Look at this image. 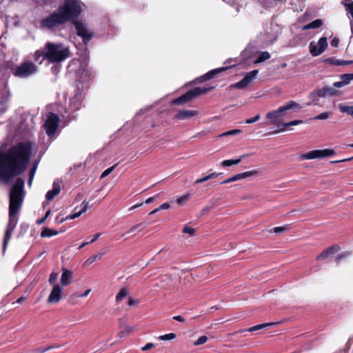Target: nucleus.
<instances>
[{
    "mask_svg": "<svg viewBox=\"0 0 353 353\" xmlns=\"http://www.w3.org/2000/svg\"><path fill=\"white\" fill-rule=\"evenodd\" d=\"M247 156L246 154L241 155L239 159H228V160H224L221 162V165L223 167H229L233 165H236L239 163L241 160Z\"/></svg>",
    "mask_w": 353,
    "mask_h": 353,
    "instance_id": "23",
    "label": "nucleus"
},
{
    "mask_svg": "<svg viewBox=\"0 0 353 353\" xmlns=\"http://www.w3.org/2000/svg\"><path fill=\"white\" fill-rule=\"evenodd\" d=\"M90 292H91V289H88L85 292H83V294H78L77 296H78V297H85V296H87L89 294V293Z\"/></svg>",
    "mask_w": 353,
    "mask_h": 353,
    "instance_id": "61",
    "label": "nucleus"
},
{
    "mask_svg": "<svg viewBox=\"0 0 353 353\" xmlns=\"http://www.w3.org/2000/svg\"><path fill=\"white\" fill-rule=\"evenodd\" d=\"M198 114V111L190 110H183L174 115V119L177 120H185L192 118Z\"/></svg>",
    "mask_w": 353,
    "mask_h": 353,
    "instance_id": "17",
    "label": "nucleus"
},
{
    "mask_svg": "<svg viewBox=\"0 0 353 353\" xmlns=\"http://www.w3.org/2000/svg\"><path fill=\"white\" fill-rule=\"evenodd\" d=\"M76 29L77 34L82 39V41L85 45L95 36L94 32L90 30L88 25L81 21L75 19L71 22Z\"/></svg>",
    "mask_w": 353,
    "mask_h": 353,
    "instance_id": "8",
    "label": "nucleus"
},
{
    "mask_svg": "<svg viewBox=\"0 0 353 353\" xmlns=\"http://www.w3.org/2000/svg\"><path fill=\"white\" fill-rule=\"evenodd\" d=\"M328 63L336 65H346L353 63V61H344L340 59H334L333 58H329L326 60Z\"/></svg>",
    "mask_w": 353,
    "mask_h": 353,
    "instance_id": "28",
    "label": "nucleus"
},
{
    "mask_svg": "<svg viewBox=\"0 0 353 353\" xmlns=\"http://www.w3.org/2000/svg\"><path fill=\"white\" fill-rule=\"evenodd\" d=\"M323 24V21L321 19H316L309 23H307V25L304 26L303 27V30H308V29H314V28H318L319 27H321Z\"/></svg>",
    "mask_w": 353,
    "mask_h": 353,
    "instance_id": "25",
    "label": "nucleus"
},
{
    "mask_svg": "<svg viewBox=\"0 0 353 353\" xmlns=\"http://www.w3.org/2000/svg\"><path fill=\"white\" fill-rule=\"evenodd\" d=\"M72 279V271L63 268H62V274L61 277V284L62 286L68 285Z\"/></svg>",
    "mask_w": 353,
    "mask_h": 353,
    "instance_id": "19",
    "label": "nucleus"
},
{
    "mask_svg": "<svg viewBox=\"0 0 353 353\" xmlns=\"http://www.w3.org/2000/svg\"><path fill=\"white\" fill-rule=\"evenodd\" d=\"M341 79L344 84L347 85L350 83V81L353 80V74H344L341 75Z\"/></svg>",
    "mask_w": 353,
    "mask_h": 353,
    "instance_id": "37",
    "label": "nucleus"
},
{
    "mask_svg": "<svg viewBox=\"0 0 353 353\" xmlns=\"http://www.w3.org/2000/svg\"><path fill=\"white\" fill-rule=\"evenodd\" d=\"M301 106L300 105L299 103L294 101H290L288 103H286L284 105L279 107L278 110L271 112H268L266 114V117L268 119H276L273 123L276 126V129H274L273 128H268V129H266V130H268V132H266V134H272L284 132L289 126H294L298 124L303 123V120H294L288 123H283L278 119V117L280 114H283L285 112L290 110H294V112H299L301 110Z\"/></svg>",
    "mask_w": 353,
    "mask_h": 353,
    "instance_id": "4",
    "label": "nucleus"
},
{
    "mask_svg": "<svg viewBox=\"0 0 353 353\" xmlns=\"http://www.w3.org/2000/svg\"><path fill=\"white\" fill-rule=\"evenodd\" d=\"M339 44V39L336 37L334 38L331 41V46L333 47H338Z\"/></svg>",
    "mask_w": 353,
    "mask_h": 353,
    "instance_id": "54",
    "label": "nucleus"
},
{
    "mask_svg": "<svg viewBox=\"0 0 353 353\" xmlns=\"http://www.w3.org/2000/svg\"><path fill=\"white\" fill-rule=\"evenodd\" d=\"M37 164H34L32 168L30 169V172H29V179H28V184L30 185L32 180H33V178H34V176L35 174V172H36V170H37Z\"/></svg>",
    "mask_w": 353,
    "mask_h": 353,
    "instance_id": "41",
    "label": "nucleus"
},
{
    "mask_svg": "<svg viewBox=\"0 0 353 353\" xmlns=\"http://www.w3.org/2000/svg\"><path fill=\"white\" fill-rule=\"evenodd\" d=\"M156 346L155 344L154 343H148L145 346H143L142 348H141V350L143 351H147V350H149L153 347H154Z\"/></svg>",
    "mask_w": 353,
    "mask_h": 353,
    "instance_id": "50",
    "label": "nucleus"
},
{
    "mask_svg": "<svg viewBox=\"0 0 353 353\" xmlns=\"http://www.w3.org/2000/svg\"><path fill=\"white\" fill-rule=\"evenodd\" d=\"M51 70L53 74H57L59 71V65H58V64H54Z\"/></svg>",
    "mask_w": 353,
    "mask_h": 353,
    "instance_id": "56",
    "label": "nucleus"
},
{
    "mask_svg": "<svg viewBox=\"0 0 353 353\" xmlns=\"http://www.w3.org/2000/svg\"><path fill=\"white\" fill-rule=\"evenodd\" d=\"M128 294L126 288H122L116 296V301L119 302L122 301Z\"/></svg>",
    "mask_w": 353,
    "mask_h": 353,
    "instance_id": "35",
    "label": "nucleus"
},
{
    "mask_svg": "<svg viewBox=\"0 0 353 353\" xmlns=\"http://www.w3.org/2000/svg\"><path fill=\"white\" fill-rule=\"evenodd\" d=\"M288 230V227L287 225L285 226H279L275 227L272 229L269 230V232L272 233H281L283 232H286Z\"/></svg>",
    "mask_w": 353,
    "mask_h": 353,
    "instance_id": "36",
    "label": "nucleus"
},
{
    "mask_svg": "<svg viewBox=\"0 0 353 353\" xmlns=\"http://www.w3.org/2000/svg\"><path fill=\"white\" fill-rule=\"evenodd\" d=\"M183 233L188 234L190 236H194L195 234V230L192 228L185 225L182 230Z\"/></svg>",
    "mask_w": 353,
    "mask_h": 353,
    "instance_id": "44",
    "label": "nucleus"
},
{
    "mask_svg": "<svg viewBox=\"0 0 353 353\" xmlns=\"http://www.w3.org/2000/svg\"><path fill=\"white\" fill-rule=\"evenodd\" d=\"M212 87H196L187 91L185 94L181 95L172 101L173 105H181L191 101L198 96L206 94L212 90Z\"/></svg>",
    "mask_w": 353,
    "mask_h": 353,
    "instance_id": "6",
    "label": "nucleus"
},
{
    "mask_svg": "<svg viewBox=\"0 0 353 353\" xmlns=\"http://www.w3.org/2000/svg\"><path fill=\"white\" fill-rule=\"evenodd\" d=\"M134 304H136V301L132 298H130L128 299V305L130 306H132V305H134Z\"/></svg>",
    "mask_w": 353,
    "mask_h": 353,
    "instance_id": "64",
    "label": "nucleus"
},
{
    "mask_svg": "<svg viewBox=\"0 0 353 353\" xmlns=\"http://www.w3.org/2000/svg\"><path fill=\"white\" fill-rule=\"evenodd\" d=\"M58 275H59L58 273L54 272H52L50 274L48 281H49V283L50 285H52L53 286H54V285H57L56 282H57V278H58Z\"/></svg>",
    "mask_w": 353,
    "mask_h": 353,
    "instance_id": "38",
    "label": "nucleus"
},
{
    "mask_svg": "<svg viewBox=\"0 0 353 353\" xmlns=\"http://www.w3.org/2000/svg\"><path fill=\"white\" fill-rule=\"evenodd\" d=\"M233 181H236L235 176H232L230 178H228V179H225V181H223L221 183V184H225V183H231V182H233Z\"/></svg>",
    "mask_w": 353,
    "mask_h": 353,
    "instance_id": "55",
    "label": "nucleus"
},
{
    "mask_svg": "<svg viewBox=\"0 0 353 353\" xmlns=\"http://www.w3.org/2000/svg\"><path fill=\"white\" fill-rule=\"evenodd\" d=\"M208 341V337L206 336H200L196 341L194 342V346H198L200 345H203L206 343Z\"/></svg>",
    "mask_w": 353,
    "mask_h": 353,
    "instance_id": "43",
    "label": "nucleus"
},
{
    "mask_svg": "<svg viewBox=\"0 0 353 353\" xmlns=\"http://www.w3.org/2000/svg\"><path fill=\"white\" fill-rule=\"evenodd\" d=\"M147 225H148V223H145L143 222L136 224V225L132 226L128 230H127L125 234H123L122 236H123L126 234L132 233L136 230L141 231V230H143L144 228H145L147 227Z\"/></svg>",
    "mask_w": 353,
    "mask_h": 353,
    "instance_id": "26",
    "label": "nucleus"
},
{
    "mask_svg": "<svg viewBox=\"0 0 353 353\" xmlns=\"http://www.w3.org/2000/svg\"><path fill=\"white\" fill-rule=\"evenodd\" d=\"M333 85L336 88H341L345 85L344 83L341 80V81H337L333 83Z\"/></svg>",
    "mask_w": 353,
    "mask_h": 353,
    "instance_id": "60",
    "label": "nucleus"
},
{
    "mask_svg": "<svg viewBox=\"0 0 353 353\" xmlns=\"http://www.w3.org/2000/svg\"><path fill=\"white\" fill-rule=\"evenodd\" d=\"M241 132V130L236 129V130H229L225 133H223L221 136H228V135H236Z\"/></svg>",
    "mask_w": 353,
    "mask_h": 353,
    "instance_id": "47",
    "label": "nucleus"
},
{
    "mask_svg": "<svg viewBox=\"0 0 353 353\" xmlns=\"http://www.w3.org/2000/svg\"><path fill=\"white\" fill-rule=\"evenodd\" d=\"M327 47V39L323 37L319 39L317 44L314 41L310 43V52L314 57H316L322 54Z\"/></svg>",
    "mask_w": 353,
    "mask_h": 353,
    "instance_id": "12",
    "label": "nucleus"
},
{
    "mask_svg": "<svg viewBox=\"0 0 353 353\" xmlns=\"http://www.w3.org/2000/svg\"><path fill=\"white\" fill-rule=\"evenodd\" d=\"M12 74L19 78H27L36 73L37 66L30 61L22 62L20 65H14L10 68Z\"/></svg>",
    "mask_w": 353,
    "mask_h": 353,
    "instance_id": "7",
    "label": "nucleus"
},
{
    "mask_svg": "<svg viewBox=\"0 0 353 353\" xmlns=\"http://www.w3.org/2000/svg\"><path fill=\"white\" fill-rule=\"evenodd\" d=\"M259 119H260V115L259 114H256V116H254L252 118H250V119H246L245 123L250 124V123H254V122L259 121Z\"/></svg>",
    "mask_w": 353,
    "mask_h": 353,
    "instance_id": "49",
    "label": "nucleus"
},
{
    "mask_svg": "<svg viewBox=\"0 0 353 353\" xmlns=\"http://www.w3.org/2000/svg\"><path fill=\"white\" fill-rule=\"evenodd\" d=\"M63 288L59 285H54L48 298V303H57L61 299Z\"/></svg>",
    "mask_w": 353,
    "mask_h": 353,
    "instance_id": "15",
    "label": "nucleus"
},
{
    "mask_svg": "<svg viewBox=\"0 0 353 353\" xmlns=\"http://www.w3.org/2000/svg\"><path fill=\"white\" fill-rule=\"evenodd\" d=\"M81 106V101H80L79 97H73L70 102V108L71 110L77 111L80 109Z\"/></svg>",
    "mask_w": 353,
    "mask_h": 353,
    "instance_id": "22",
    "label": "nucleus"
},
{
    "mask_svg": "<svg viewBox=\"0 0 353 353\" xmlns=\"http://www.w3.org/2000/svg\"><path fill=\"white\" fill-rule=\"evenodd\" d=\"M263 328H265V323L252 326L248 329L240 330L237 332V333H243L244 332H252L259 330H262Z\"/></svg>",
    "mask_w": 353,
    "mask_h": 353,
    "instance_id": "30",
    "label": "nucleus"
},
{
    "mask_svg": "<svg viewBox=\"0 0 353 353\" xmlns=\"http://www.w3.org/2000/svg\"><path fill=\"white\" fill-rule=\"evenodd\" d=\"M81 208L79 212L72 213V214L68 216L65 219H61L60 221H59V222L62 223L66 219H74L80 216L83 213H85L89 208V201L84 200L81 204ZM56 221H58V217H57Z\"/></svg>",
    "mask_w": 353,
    "mask_h": 353,
    "instance_id": "16",
    "label": "nucleus"
},
{
    "mask_svg": "<svg viewBox=\"0 0 353 353\" xmlns=\"http://www.w3.org/2000/svg\"><path fill=\"white\" fill-rule=\"evenodd\" d=\"M59 117L57 114L50 112L44 123V128L48 137H52L59 127Z\"/></svg>",
    "mask_w": 353,
    "mask_h": 353,
    "instance_id": "10",
    "label": "nucleus"
},
{
    "mask_svg": "<svg viewBox=\"0 0 353 353\" xmlns=\"http://www.w3.org/2000/svg\"><path fill=\"white\" fill-rule=\"evenodd\" d=\"M41 2L44 5H52L54 2L52 0H38L37 3Z\"/></svg>",
    "mask_w": 353,
    "mask_h": 353,
    "instance_id": "58",
    "label": "nucleus"
},
{
    "mask_svg": "<svg viewBox=\"0 0 353 353\" xmlns=\"http://www.w3.org/2000/svg\"><path fill=\"white\" fill-rule=\"evenodd\" d=\"M170 207V204L168 203H164L163 204H161L159 207V209L161 210H167V209H169Z\"/></svg>",
    "mask_w": 353,
    "mask_h": 353,
    "instance_id": "57",
    "label": "nucleus"
},
{
    "mask_svg": "<svg viewBox=\"0 0 353 353\" xmlns=\"http://www.w3.org/2000/svg\"><path fill=\"white\" fill-rule=\"evenodd\" d=\"M157 196H158V194H157L155 196H152V197L147 199L145 200V203L146 204L151 203L152 202H153L154 201L155 198Z\"/></svg>",
    "mask_w": 353,
    "mask_h": 353,
    "instance_id": "63",
    "label": "nucleus"
},
{
    "mask_svg": "<svg viewBox=\"0 0 353 353\" xmlns=\"http://www.w3.org/2000/svg\"><path fill=\"white\" fill-rule=\"evenodd\" d=\"M352 254L351 252H343L340 254H339L334 261L336 263H340L343 259L347 258Z\"/></svg>",
    "mask_w": 353,
    "mask_h": 353,
    "instance_id": "32",
    "label": "nucleus"
},
{
    "mask_svg": "<svg viewBox=\"0 0 353 353\" xmlns=\"http://www.w3.org/2000/svg\"><path fill=\"white\" fill-rule=\"evenodd\" d=\"M31 151L30 142L18 143L6 151L0 150V180L8 183L21 175L30 161Z\"/></svg>",
    "mask_w": 353,
    "mask_h": 353,
    "instance_id": "1",
    "label": "nucleus"
},
{
    "mask_svg": "<svg viewBox=\"0 0 353 353\" xmlns=\"http://www.w3.org/2000/svg\"><path fill=\"white\" fill-rule=\"evenodd\" d=\"M70 57L69 48L62 43L46 42L44 46L32 54L34 62L42 64L46 60L50 63L59 64Z\"/></svg>",
    "mask_w": 353,
    "mask_h": 353,
    "instance_id": "3",
    "label": "nucleus"
},
{
    "mask_svg": "<svg viewBox=\"0 0 353 353\" xmlns=\"http://www.w3.org/2000/svg\"><path fill=\"white\" fill-rule=\"evenodd\" d=\"M221 174H218V173H216V172H213V173H211L201 179H199L197 180H196L194 181V183H203V182H205L210 179H214L215 177H217L219 175H220Z\"/></svg>",
    "mask_w": 353,
    "mask_h": 353,
    "instance_id": "31",
    "label": "nucleus"
},
{
    "mask_svg": "<svg viewBox=\"0 0 353 353\" xmlns=\"http://www.w3.org/2000/svg\"><path fill=\"white\" fill-rule=\"evenodd\" d=\"M190 198V194H185L177 199L176 202L179 205H182L184 202L188 201Z\"/></svg>",
    "mask_w": 353,
    "mask_h": 353,
    "instance_id": "45",
    "label": "nucleus"
},
{
    "mask_svg": "<svg viewBox=\"0 0 353 353\" xmlns=\"http://www.w3.org/2000/svg\"><path fill=\"white\" fill-rule=\"evenodd\" d=\"M231 68V67H221V68H216V69H214V70H212L210 71H209L208 72H207L206 74H203L200 79H201V82L202 81H207V80H209V79H212L213 77H215V75L223 72V71H225L228 69Z\"/></svg>",
    "mask_w": 353,
    "mask_h": 353,
    "instance_id": "18",
    "label": "nucleus"
},
{
    "mask_svg": "<svg viewBox=\"0 0 353 353\" xmlns=\"http://www.w3.org/2000/svg\"><path fill=\"white\" fill-rule=\"evenodd\" d=\"M173 319L175 320V321L181 322V323H183L185 321V319L183 316H180V315L173 316Z\"/></svg>",
    "mask_w": 353,
    "mask_h": 353,
    "instance_id": "59",
    "label": "nucleus"
},
{
    "mask_svg": "<svg viewBox=\"0 0 353 353\" xmlns=\"http://www.w3.org/2000/svg\"><path fill=\"white\" fill-rule=\"evenodd\" d=\"M58 231L50 229L49 228H44L41 232V236L42 238L51 237L52 236L58 234Z\"/></svg>",
    "mask_w": 353,
    "mask_h": 353,
    "instance_id": "27",
    "label": "nucleus"
},
{
    "mask_svg": "<svg viewBox=\"0 0 353 353\" xmlns=\"http://www.w3.org/2000/svg\"><path fill=\"white\" fill-rule=\"evenodd\" d=\"M256 172L254 171H248V172H242V173H239V174H235V178H236V181H238V180H240V179H245L246 177H248V176H252V174H255Z\"/></svg>",
    "mask_w": 353,
    "mask_h": 353,
    "instance_id": "34",
    "label": "nucleus"
},
{
    "mask_svg": "<svg viewBox=\"0 0 353 353\" xmlns=\"http://www.w3.org/2000/svg\"><path fill=\"white\" fill-rule=\"evenodd\" d=\"M352 160H353V156L350 157V158H347V159H343L336 160V161H332L330 163H338L350 161H352Z\"/></svg>",
    "mask_w": 353,
    "mask_h": 353,
    "instance_id": "52",
    "label": "nucleus"
},
{
    "mask_svg": "<svg viewBox=\"0 0 353 353\" xmlns=\"http://www.w3.org/2000/svg\"><path fill=\"white\" fill-rule=\"evenodd\" d=\"M263 61H265V52H262L259 54L258 59L256 61H254V63H261V62H263Z\"/></svg>",
    "mask_w": 353,
    "mask_h": 353,
    "instance_id": "51",
    "label": "nucleus"
},
{
    "mask_svg": "<svg viewBox=\"0 0 353 353\" xmlns=\"http://www.w3.org/2000/svg\"><path fill=\"white\" fill-rule=\"evenodd\" d=\"M280 324H281L280 321L272 322V323H266V324H265L266 330H268L269 327H273V326H276V325H279Z\"/></svg>",
    "mask_w": 353,
    "mask_h": 353,
    "instance_id": "53",
    "label": "nucleus"
},
{
    "mask_svg": "<svg viewBox=\"0 0 353 353\" xmlns=\"http://www.w3.org/2000/svg\"><path fill=\"white\" fill-rule=\"evenodd\" d=\"M18 212H13L11 213V211H9V221L8 223L5 232V235L3 238V251L6 250L7 245L11 239L12 234L17 225V214Z\"/></svg>",
    "mask_w": 353,
    "mask_h": 353,
    "instance_id": "9",
    "label": "nucleus"
},
{
    "mask_svg": "<svg viewBox=\"0 0 353 353\" xmlns=\"http://www.w3.org/2000/svg\"><path fill=\"white\" fill-rule=\"evenodd\" d=\"M116 166H117V165H113V166H112L110 168H108L105 171H103V173L101 174V179L102 178H105L107 176H108L114 170Z\"/></svg>",
    "mask_w": 353,
    "mask_h": 353,
    "instance_id": "46",
    "label": "nucleus"
},
{
    "mask_svg": "<svg viewBox=\"0 0 353 353\" xmlns=\"http://www.w3.org/2000/svg\"><path fill=\"white\" fill-rule=\"evenodd\" d=\"M258 70H254L245 74V76L239 82L234 83L231 85L232 88L237 89L245 88L255 78L258 74Z\"/></svg>",
    "mask_w": 353,
    "mask_h": 353,
    "instance_id": "13",
    "label": "nucleus"
},
{
    "mask_svg": "<svg viewBox=\"0 0 353 353\" xmlns=\"http://www.w3.org/2000/svg\"><path fill=\"white\" fill-rule=\"evenodd\" d=\"M345 9L347 12L350 14L351 17L353 19V2L346 4Z\"/></svg>",
    "mask_w": 353,
    "mask_h": 353,
    "instance_id": "48",
    "label": "nucleus"
},
{
    "mask_svg": "<svg viewBox=\"0 0 353 353\" xmlns=\"http://www.w3.org/2000/svg\"><path fill=\"white\" fill-rule=\"evenodd\" d=\"M315 159H321L327 157L333 156L336 154L332 149L314 150Z\"/></svg>",
    "mask_w": 353,
    "mask_h": 353,
    "instance_id": "20",
    "label": "nucleus"
},
{
    "mask_svg": "<svg viewBox=\"0 0 353 353\" xmlns=\"http://www.w3.org/2000/svg\"><path fill=\"white\" fill-rule=\"evenodd\" d=\"M60 186L56 182L53 183L52 189L49 190L46 194V199L47 201H52L56 196L60 193Z\"/></svg>",
    "mask_w": 353,
    "mask_h": 353,
    "instance_id": "21",
    "label": "nucleus"
},
{
    "mask_svg": "<svg viewBox=\"0 0 353 353\" xmlns=\"http://www.w3.org/2000/svg\"><path fill=\"white\" fill-rule=\"evenodd\" d=\"M106 253V250H105L104 249H102L97 254L90 256V258H88L85 263L86 264H91L93 262H94L95 261L97 260H99L101 259V257Z\"/></svg>",
    "mask_w": 353,
    "mask_h": 353,
    "instance_id": "24",
    "label": "nucleus"
},
{
    "mask_svg": "<svg viewBox=\"0 0 353 353\" xmlns=\"http://www.w3.org/2000/svg\"><path fill=\"white\" fill-rule=\"evenodd\" d=\"M341 250L338 244H334L325 249L320 254L316 256V261H322L328 259L331 255L336 254Z\"/></svg>",
    "mask_w": 353,
    "mask_h": 353,
    "instance_id": "14",
    "label": "nucleus"
},
{
    "mask_svg": "<svg viewBox=\"0 0 353 353\" xmlns=\"http://www.w3.org/2000/svg\"><path fill=\"white\" fill-rule=\"evenodd\" d=\"M336 94V90L330 87H325L321 89L315 90L310 93L309 97L312 100V101L311 103H307V105H316L317 101H319V97L325 98L327 96H334Z\"/></svg>",
    "mask_w": 353,
    "mask_h": 353,
    "instance_id": "11",
    "label": "nucleus"
},
{
    "mask_svg": "<svg viewBox=\"0 0 353 353\" xmlns=\"http://www.w3.org/2000/svg\"><path fill=\"white\" fill-rule=\"evenodd\" d=\"M54 346L46 345L43 347H37L29 351L28 353H44L54 348Z\"/></svg>",
    "mask_w": 353,
    "mask_h": 353,
    "instance_id": "29",
    "label": "nucleus"
},
{
    "mask_svg": "<svg viewBox=\"0 0 353 353\" xmlns=\"http://www.w3.org/2000/svg\"><path fill=\"white\" fill-rule=\"evenodd\" d=\"M314 150L310 151L307 153L303 154L300 156L301 159H315Z\"/></svg>",
    "mask_w": 353,
    "mask_h": 353,
    "instance_id": "40",
    "label": "nucleus"
},
{
    "mask_svg": "<svg viewBox=\"0 0 353 353\" xmlns=\"http://www.w3.org/2000/svg\"><path fill=\"white\" fill-rule=\"evenodd\" d=\"M176 337V334L169 333L159 336V339L162 341L172 340Z\"/></svg>",
    "mask_w": 353,
    "mask_h": 353,
    "instance_id": "42",
    "label": "nucleus"
},
{
    "mask_svg": "<svg viewBox=\"0 0 353 353\" xmlns=\"http://www.w3.org/2000/svg\"><path fill=\"white\" fill-rule=\"evenodd\" d=\"M24 181L18 178L12 185L9 195V211L19 212L23 200Z\"/></svg>",
    "mask_w": 353,
    "mask_h": 353,
    "instance_id": "5",
    "label": "nucleus"
},
{
    "mask_svg": "<svg viewBox=\"0 0 353 353\" xmlns=\"http://www.w3.org/2000/svg\"><path fill=\"white\" fill-rule=\"evenodd\" d=\"M332 115L330 112H325L321 113L314 117V119L316 120H324L328 119Z\"/></svg>",
    "mask_w": 353,
    "mask_h": 353,
    "instance_id": "39",
    "label": "nucleus"
},
{
    "mask_svg": "<svg viewBox=\"0 0 353 353\" xmlns=\"http://www.w3.org/2000/svg\"><path fill=\"white\" fill-rule=\"evenodd\" d=\"M101 236V233H97L94 235V237L90 241V243L96 241Z\"/></svg>",
    "mask_w": 353,
    "mask_h": 353,
    "instance_id": "62",
    "label": "nucleus"
},
{
    "mask_svg": "<svg viewBox=\"0 0 353 353\" xmlns=\"http://www.w3.org/2000/svg\"><path fill=\"white\" fill-rule=\"evenodd\" d=\"M81 12L79 0H64L56 10L40 21V26L50 31L61 30L67 23L78 19Z\"/></svg>",
    "mask_w": 353,
    "mask_h": 353,
    "instance_id": "2",
    "label": "nucleus"
},
{
    "mask_svg": "<svg viewBox=\"0 0 353 353\" xmlns=\"http://www.w3.org/2000/svg\"><path fill=\"white\" fill-rule=\"evenodd\" d=\"M339 109L341 112L347 113L353 117V106L340 105Z\"/></svg>",
    "mask_w": 353,
    "mask_h": 353,
    "instance_id": "33",
    "label": "nucleus"
}]
</instances>
